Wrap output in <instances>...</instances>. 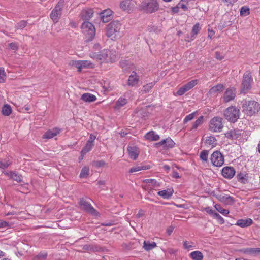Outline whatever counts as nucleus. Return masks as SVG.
I'll use <instances>...</instances> for the list:
<instances>
[{
	"mask_svg": "<svg viewBox=\"0 0 260 260\" xmlns=\"http://www.w3.org/2000/svg\"><path fill=\"white\" fill-rule=\"evenodd\" d=\"M105 165V162L103 160H99L95 162V165L98 167H102Z\"/></svg>",
	"mask_w": 260,
	"mask_h": 260,
	"instance_id": "63",
	"label": "nucleus"
},
{
	"mask_svg": "<svg viewBox=\"0 0 260 260\" xmlns=\"http://www.w3.org/2000/svg\"><path fill=\"white\" fill-rule=\"evenodd\" d=\"M236 171L232 167H224L221 170L222 176L228 179H231L235 175Z\"/></svg>",
	"mask_w": 260,
	"mask_h": 260,
	"instance_id": "16",
	"label": "nucleus"
},
{
	"mask_svg": "<svg viewBox=\"0 0 260 260\" xmlns=\"http://www.w3.org/2000/svg\"><path fill=\"white\" fill-rule=\"evenodd\" d=\"M252 220L250 218L246 219H239L237 221L236 225L242 227H247L251 225L252 224Z\"/></svg>",
	"mask_w": 260,
	"mask_h": 260,
	"instance_id": "29",
	"label": "nucleus"
},
{
	"mask_svg": "<svg viewBox=\"0 0 260 260\" xmlns=\"http://www.w3.org/2000/svg\"><path fill=\"white\" fill-rule=\"evenodd\" d=\"M97 184L99 187L102 189H105L104 187L105 186V181L104 180H100L98 182Z\"/></svg>",
	"mask_w": 260,
	"mask_h": 260,
	"instance_id": "61",
	"label": "nucleus"
},
{
	"mask_svg": "<svg viewBox=\"0 0 260 260\" xmlns=\"http://www.w3.org/2000/svg\"><path fill=\"white\" fill-rule=\"evenodd\" d=\"M71 64L72 66L76 67L78 69V71L80 72L81 71V70L82 69V60H74V61L73 60L72 61Z\"/></svg>",
	"mask_w": 260,
	"mask_h": 260,
	"instance_id": "47",
	"label": "nucleus"
},
{
	"mask_svg": "<svg viewBox=\"0 0 260 260\" xmlns=\"http://www.w3.org/2000/svg\"><path fill=\"white\" fill-rule=\"evenodd\" d=\"M94 146V144H92L90 143V142H87L85 146L83 147L81 151V154L83 155L85 154L86 153L90 151L92 149Z\"/></svg>",
	"mask_w": 260,
	"mask_h": 260,
	"instance_id": "38",
	"label": "nucleus"
},
{
	"mask_svg": "<svg viewBox=\"0 0 260 260\" xmlns=\"http://www.w3.org/2000/svg\"><path fill=\"white\" fill-rule=\"evenodd\" d=\"M174 193V190L172 188H168L166 190L159 191L157 192V194L161 196L165 199H170Z\"/></svg>",
	"mask_w": 260,
	"mask_h": 260,
	"instance_id": "24",
	"label": "nucleus"
},
{
	"mask_svg": "<svg viewBox=\"0 0 260 260\" xmlns=\"http://www.w3.org/2000/svg\"><path fill=\"white\" fill-rule=\"evenodd\" d=\"M60 131V129L58 128H54L52 129H49L43 135V138L51 139L59 134Z\"/></svg>",
	"mask_w": 260,
	"mask_h": 260,
	"instance_id": "20",
	"label": "nucleus"
},
{
	"mask_svg": "<svg viewBox=\"0 0 260 260\" xmlns=\"http://www.w3.org/2000/svg\"><path fill=\"white\" fill-rule=\"evenodd\" d=\"M110 54L111 51L109 50L103 49L99 52L91 51L89 56L94 59L108 62L111 60Z\"/></svg>",
	"mask_w": 260,
	"mask_h": 260,
	"instance_id": "6",
	"label": "nucleus"
},
{
	"mask_svg": "<svg viewBox=\"0 0 260 260\" xmlns=\"http://www.w3.org/2000/svg\"><path fill=\"white\" fill-rule=\"evenodd\" d=\"M144 137L146 140L151 141H157L160 138L159 136L153 131L146 133Z\"/></svg>",
	"mask_w": 260,
	"mask_h": 260,
	"instance_id": "27",
	"label": "nucleus"
},
{
	"mask_svg": "<svg viewBox=\"0 0 260 260\" xmlns=\"http://www.w3.org/2000/svg\"><path fill=\"white\" fill-rule=\"evenodd\" d=\"M89 174V168L88 167H84L80 174V178H86Z\"/></svg>",
	"mask_w": 260,
	"mask_h": 260,
	"instance_id": "45",
	"label": "nucleus"
},
{
	"mask_svg": "<svg viewBox=\"0 0 260 260\" xmlns=\"http://www.w3.org/2000/svg\"><path fill=\"white\" fill-rule=\"evenodd\" d=\"M140 8L147 13H152L158 10L159 4L157 0H143Z\"/></svg>",
	"mask_w": 260,
	"mask_h": 260,
	"instance_id": "4",
	"label": "nucleus"
},
{
	"mask_svg": "<svg viewBox=\"0 0 260 260\" xmlns=\"http://www.w3.org/2000/svg\"><path fill=\"white\" fill-rule=\"evenodd\" d=\"M63 5L64 0H60L51 11L50 16L54 23L57 22L60 19L61 16Z\"/></svg>",
	"mask_w": 260,
	"mask_h": 260,
	"instance_id": "9",
	"label": "nucleus"
},
{
	"mask_svg": "<svg viewBox=\"0 0 260 260\" xmlns=\"http://www.w3.org/2000/svg\"><path fill=\"white\" fill-rule=\"evenodd\" d=\"M143 244V248L146 251H150L157 246L156 243L154 242H150V241H144Z\"/></svg>",
	"mask_w": 260,
	"mask_h": 260,
	"instance_id": "31",
	"label": "nucleus"
},
{
	"mask_svg": "<svg viewBox=\"0 0 260 260\" xmlns=\"http://www.w3.org/2000/svg\"><path fill=\"white\" fill-rule=\"evenodd\" d=\"M201 30V27L199 23L196 24L192 27L191 34L192 36L197 35Z\"/></svg>",
	"mask_w": 260,
	"mask_h": 260,
	"instance_id": "49",
	"label": "nucleus"
},
{
	"mask_svg": "<svg viewBox=\"0 0 260 260\" xmlns=\"http://www.w3.org/2000/svg\"><path fill=\"white\" fill-rule=\"evenodd\" d=\"M18 44L16 42L11 43L9 44V48L14 51L18 50Z\"/></svg>",
	"mask_w": 260,
	"mask_h": 260,
	"instance_id": "56",
	"label": "nucleus"
},
{
	"mask_svg": "<svg viewBox=\"0 0 260 260\" xmlns=\"http://www.w3.org/2000/svg\"><path fill=\"white\" fill-rule=\"evenodd\" d=\"M242 108L245 114L252 116L259 111L260 105L255 101H245L242 105Z\"/></svg>",
	"mask_w": 260,
	"mask_h": 260,
	"instance_id": "1",
	"label": "nucleus"
},
{
	"mask_svg": "<svg viewBox=\"0 0 260 260\" xmlns=\"http://www.w3.org/2000/svg\"><path fill=\"white\" fill-rule=\"evenodd\" d=\"M210 160L213 166L217 167H221L224 162L223 154L219 151H215L211 154Z\"/></svg>",
	"mask_w": 260,
	"mask_h": 260,
	"instance_id": "10",
	"label": "nucleus"
},
{
	"mask_svg": "<svg viewBox=\"0 0 260 260\" xmlns=\"http://www.w3.org/2000/svg\"><path fill=\"white\" fill-rule=\"evenodd\" d=\"M205 146L206 147H211L213 148L217 145V140L214 136H207L203 138Z\"/></svg>",
	"mask_w": 260,
	"mask_h": 260,
	"instance_id": "17",
	"label": "nucleus"
},
{
	"mask_svg": "<svg viewBox=\"0 0 260 260\" xmlns=\"http://www.w3.org/2000/svg\"><path fill=\"white\" fill-rule=\"evenodd\" d=\"M147 184L148 188H151L152 187H158L160 186L159 183L155 179H147L144 181Z\"/></svg>",
	"mask_w": 260,
	"mask_h": 260,
	"instance_id": "30",
	"label": "nucleus"
},
{
	"mask_svg": "<svg viewBox=\"0 0 260 260\" xmlns=\"http://www.w3.org/2000/svg\"><path fill=\"white\" fill-rule=\"evenodd\" d=\"M250 13L249 8L246 6L241 7L240 9V15L242 16H247Z\"/></svg>",
	"mask_w": 260,
	"mask_h": 260,
	"instance_id": "50",
	"label": "nucleus"
},
{
	"mask_svg": "<svg viewBox=\"0 0 260 260\" xmlns=\"http://www.w3.org/2000/svg\"><path fill=\"white\" fill-rule=\"evenodd\" d=\"M96 139V136L93 134H90L89 136V138L88 140L87 141L88 142H90V143L94 144V142L95 139Z\"/></svg>",
	"mask_w": 260,
	"mask_h": 260,
	"instance_id": "60",
	"label": "nucleus"
},
{
	"mask_svg": "<svg viewBox=\"0 0 260 260\" xmlns=\"http://www.w3.org/2000/svg\"><path fill=\"white\" fill-rule=\"evenodd\" d=\"M121 28V24L118 21H113L108 24L106 27V35L112 39H115Z\"/></svg>",
	"mask_w": 260,
	"mask_h": 260,
	"instance_id": "3",
	"label": "nucleus"
},
{
	"mask_svg": "<svg viewBox=\"0 0 260 260\" xmlns=\"http://www.w3.org/2000/svg\"><path fill=\"white\" fill-rule=\"evenodd\" d=\"M100 49H101L100 45L99 43H95L93 45L92 48L90 50L89 53H90L91 51H93V52H96V51H99L100 50Z\"/></svg>",
	"mask_w": 260,
	"mask_h": 260,
	"instance_id": "57",
	"label": "nucleus"
},
{
	"mask_svg": "<svg viewBox=\"0 0 260 260\" xmlns=\"http://www.w3.org/2000/svg\"><path fill=\"white\" fill-rule=\"evenodd\" d=\"M3 173L8 176L10 179H12L18 182L22 181V176L13 171H4Z\"/></svg>",
	"mask_w": 260,
	"mask_h": 260,
	"instance_id": "22",
	"label": "nucleus"
},
{
	"mask_svg": "<svg viewBox=\"0 0 260 260\" xmlns=\"http://www.w3.org/2000/svg\"><path fill=\"white\" fill-rule=\"evenodd\" d=\"M127 151L131 158L134 160H136L139 154L138 147L135 146H128L127 147Z\"/></svg>",
	"mask_w": 260,
	"mask_h": 260,
	"instance_id": "19",
	"label": "nucleus"
},
{
	"mask_svg": "<svg viewBox=\"0 0 260 260\" xmlns=\"http://www.w3.org/2000/svg\"><path fill=\"white\" fill-rule=\"evenodd\" d=\"M222 118L214 117L210 121L209 129L212 132H220L223 128Z\"/></svg>",
	"mask_w": 260,
	"mask_h": 260,
	"instance_id": "11",
	"label": "nucleus"
},
{
	"mask_svg": "<svg viewBox=\"0 0 260 260\" xmlns=\"http://www.w3.org/2000/svg\"><path fill=\"white\" fill-rule=\"evenodd\" d=\"M252 81L253 79L250 73L246 72L243 76L241 92L247 93L251 88Z\"/></svg>",
	"mask_w": 260,
	"mask_h": 260,
	"instance_id": "7",
	"label": "nucleus"
},
{
	"mask_svg": "<svg viewBox=\"0 0 260 260\" xmlns=\"http://www.w3.org/2000/svg\"><path fill=\"white\" fill-rule=\"evenodd\" d=\"M214 218L216 219L220 224H223L224 222V219L217 213L214 214Z\"/></svg>",
	"mask_w": 260,
	"mask_h": 260,
	"instance_id": "53",
	"label": "nucleus"
},
{
	"mask_svg": "<svg viewBox=\"0 0 260 260\" xmlns=\"http://www.w3.org/2000/svg\"><path fill=\"white\" fill-rule=\"evenodd\" d=\"M174 145V142L170 138H168L161 140L159 142L155 143V146L157 147L162 146L164 148L168 149L173 148Z\"/></svg>",
	"mask_w": 260,
	"mask_h": 260,
	"instance_id": "18",
	"label": "nucleus"
},
{
	"mask_svg": "<svg viewBox=\"0 0 260 260\" xmlns=\"http://www.w3.org/2000/svg\"><path fill=\"white\" fill-rule=\"evenodd\" d=\"M236 94L235 88L234 87H229L227 88L223 96V102L225 103L229 102L233 100Z\"/></svg>",
	"mask_w": 260,
	"mask_h": 260,
	"instance_id": "15",
	"label": "nucleus"
},
{
	"mask_svg": "<svg viewBox=\"0 0 260 260\" xmlns=\"http://www.w3.org/2000/svg\"><path fill=\"white\" fill-rule=\"evenodd\" d=\"M245 253H248L253 255H256L260 254V248H248L244 250Z\"/></svg>",
	"mask_w": 260,
	"mask_h": 260,
	"instance_id": "34",
	"label": "nucleus"
},
{
	"mask_svg": "<svg viewBox=\"0 0 260 260\" xmlns=\"http://www.w3.org/2000/svg\"><path fill=\"white\" fill-rule=\"evenodd\" d=\"M205 210L207 213H209L210 215H212L213 217H214V214L216 213L209 207H206Z\"/></svg>",
	"mask_w": 260,
	"mask_h": 260,
	"instance_id": "59",
	"label": "nucleus"
},
{
	"mask_svg": "<svg viewBox=\"0 0 260 260\" xmlns=\"http://www.w3.org/2000/svg\"><path fill=\"white\" fill-rule=\"evenodd\" d=\"M189 255L193 260H202L203 258L202 253L199 251H193L190 253Z\"/></svg>",
	"mask_w": 260,
	"mask_h": 260,
	"instance_id": "32",
	"label": "nucleus"
},
{
	"mask_svg": "<svg viewBox=\"0 0 260 260\" xmlns=\"http://www.w3.org/2000/svg\"><path fill=\"white\" fill-rule=\"evenodd\" d=\"M6 80V74L4 68H0V83H4Z\"/></svg>",
	"mask_w": 260,
	"mask_h": 260,
	"instance_id": "48",
	"label": "nucleus"
},
{
	"mask_svg": "<svg viewBox=\"0 0 260 260\" xmlns=\"http://www.w3.org/2000/svg\"><path fill=\"white\" fill-rule=\"evenodd\" d=\"M183 247L185 249H187L188 250H190L194 248V246L190 244V243L188 242L187 241H184L183 242Z\"/></svg>",
	"mask_w": 260,
	"mask_h": 260,
	"instance_id": "54",
	"label": "nucleus"
},
{
	"mask_svg": "<svg viewBox=\"0 0 260 260\" xmlns=\"http://www.w3.org/2000/svg\"><path fill=\"white\" fill-rule=\"evenodd\" d=\"M27 25V22L24 20L21 21L15 26V28L16 29H22L24 27H25Z\"/></svg>",
	"mask_w": 260,
	"mask_h": 260,
	"instance_id": "51",
	"label": "nucleus"
},
{
	"mask_svg": "<svg viewBox=\"0 0 260 260\" xmlns=\"http://www.w3.org/2000/svg\"><path fill=\"white\" fill-rule=\"evenodd\" d=\"M81 99L85 102L90 103L96 101V97L91 93H85L82 95Z\"/></svg>",
	"mask_w": 260,
	"mask_h": 260,
	"instance_id": "28",
	"label": "nucleus"
},
{
	"mask_svg": "<svg viewBox=\"0 0 260 260\" xmlns=\"http://www.w3.org/2000/svg\"><path fill=\"white\" fill-rule=\"evenodd\" d=\"M217 199L220 202L227 204L232 205L234 203L233 198L229 195L225 194H220L217 196Z\"/></svg>",
	"mask_w": 260,
	"mask_h": 260,
	"instance_id": "21",
	"label": "nucleus"
},
{
	"mask_svg": "<svg viewBox=\"0 0 260 260\" xmlns=\"http://www.w3.org/2000/svg\"><path fill=\"white\" fill-rule=\"evenodd\" d=\"M2 113L4 116H9L12 113V108L8 104H5L2 107Z\"/></svg>",
	"mask_w": 260,
	"mask_h": 260,
	"instance_id": "37",
	"label": "nucleus"
},
{
	"mask_svg": "<svg viewBox=\"0 0 260 260\" xmlns=\"http://www.w3.org/2000/svg\"><path fill=\"white\" fill-rule=\"evenodd\" d=\"M155 84V82L147 83L142 87L141 92L142 93H148Z\"/></svg>",
	"mask_w": 260,
	"mask_h": 260,
	"instance_id": "33",
	"label": "nucleus"
},
{
	"mask_svg": "<svg viewBox=\"0 0 260 260\" xmlns=\"http://www.w3.org/2000/svg\"><path fill=\"white\" fill-rule=\"evenodd\" d=\"M81 29L82 32L86 36V41L92 40L95 34V29L94 25L88 21H85L82 24Z\"/></svg>",
	"mask_w": 260,
	"mask_h": 260,
	"instance_id": "5",
	"label": "nucleus"
},
{
	"mask_svg": "<svg viewBox=\"0 0 260 260\" xmlns=\"http://www.w3.org/2000/svg\"><path fill=\"white\" fill-rule=\"evenodd\" d=\"M198 83L197 80H193L183 85L186 91L192 88Z\"/></svg>",
	"mask_w": 260,
	"mask_h": 260,
	"instance_id": "41",
	"label": "nucleus"
},
{
	"mask_svg": "<svg viewBox=\"0 0 260 260\" xmlns=\"http://www.w3.org/2000/svg\"><path fill=\"white\" fill-rule=\"evenodd\" d=\"M82 68H93L94 64L92 63L90 61L88 60H82Z\"/></svg>",
	"mask_w": 260,
	"mask_h": 260,
	"instance_id": "46",
	"label": "nucleus"
},
{
	"mask_svg": "<svg viewBox=\"0 0 260 260\" xmlns=\"http://www.w3.org/2000/svg\"><path fill=\"white\" fill-rule=\"evenodd\" d=\"M224 86L221 84H218L216 86L212 87L209 91V93L211 95H216L218 93L223 91Z\"/></svg>",
	"mask_w": 260,
	"mask_h": 260,
	"instance_id": "26",
	"label": "nucleus"
},
{
	"mask_svg": "<svg viewBox=\"0 0 260 260\" xmlns=\"http://www.w3.org/2000/svg\"><path fill=\"white\" fill-rule=\"evenodd\" d=\"M136 5V3L133 0H123L120 3L119 7L123 11L128 13L132 11Z\"/></svg>",
	"mask_w": 260,
	"mask_h": 260,
	"instance_id": "13",
	"label": "nucleus"
},
{
	"mask_svg": "<svg viewBox=\"0 0 260 260\" xmlns=\"http://www.w3.org/2000/svg\"><path fill=\"white\" fill-rule=\"evenodd\" d=\"M225 137L228 139H238L241 141L247 140V135L243 130L234 129L230 130L225 134Z\"/></svg>",
	"mask_w": 260,
	"mask_h": 260,
	"instance_id": "8",
	"label": "nucleus"
},
{
	"mask_svg": "<svg viewBox=\"0 0 260 260\" xmlns=\"http://www.w3.org/2000/svg\"><path fill=\"white\" fill-rule=\"evenodd\" d=\"M149 168V167L146 166H136L131 168L129 170V172L134 173L141 170H147Z\"/></svg>",
	"mask_w": 260,
	"mask_h": 260,
	"instance_id": "39",
	"label": "nucleus"
},
{
	"mask_svg": "<svg viewBox=\"0 0 260 260\" xmlns=\"http://www.w3.org/2000/svg\"><path fill=\"white\" fill-rule=\"evenodd\" d=\"M237 180L239 182L243 184H246L248 182V176L244 173H239L237 176Z\"/></svg>",
	"mask_w": 260,
	"mask_h": 260,
	"instance_id": "36",
	"label": "nucleus"
},
{
	"mask_svg": "<svg viewBox=\"0 0 260 260\" xmlns=\"http://www.w3.org/2000/svg\"><path fill=\"white\" fill-rule=\"evenodd\" d=\"M127 102V100L125 98H120L116 102L115 108H119L124 106Z\"/></svg>",
	"mask_w": 260,
	"mask_h": 260,
	"instance_id": "42",
	"label": "nucleus"
},
{
	"mask_svg": "<svg viewBox=\"0 0 260 260\" xmlns=\"http://www.w3.org/2000/svg\"><path fill=\"white\" fill-rule=\"evenodd\" d=\"M203 116H200L192 124L191 130L197 129L203 123Z\"/></svg>",
	"mask_w": 260,
	"mask_h": 260,
	"instance_id": "40",
	"label": "nucleus"
},
{
	"mask_svg": "<svg viewBox=\"0 0 260 260\" xmlns=\"http://www.w3.org/2000/svg\"><path fill=\"white\" fill-rule=\"evenodd\" d=\"M196 114V112H193V113L189 114L187 115V116H186V117L184 119V121H183L184 123H186V122H188L189 121H190L192 119H193V118L195 117Z\"/></svg>",
	"mask_w": 260,
	"mask_h": 260,
	"instance_id": "52",
	"label": "nucleus"
},
{
	"mask_svg": "<svg viewBox=\"0 0 260 260\" xmlns=\"http://www.w3.org/2000/svg\"><path fill=\"white\" fill-rule=\"evenodd\" d=\"M215 209L221 214L223 215H226L229 213V211L228 210H226L223 209L220 205L216 204L214 206Z\"/></svg>",
	"mask_w": 260,
	"mask_h": 260,
	"instance_id": "44",
	"label": "nucleus"
},
{
	"mask_svg": "<svg viewBox=\"0 0 260 260\" xmlns=\"http://www.w3.org/2000/svg\"><path fill=\"white\" fill-rule=\"evenodd\" d=\"M140 82V76L136 72L133 71L128 78L126 85L131 87H137L139 86Z\"/></svg>",
	"mask_w": 260,
	"mask_h": 260,
	"instance_id": "12",
	"label": "nucleus"
},
{
	"mask_svg": "<svg viewBox=\"0 0 260 260\" xmlns=\"http://www.w3.org/2000/svg\"><path fill=\"white\" fill-rule=\"evenodd\" d=\"M112 11L110 9H106L100 14L102 21L104 23L108 22L111 18Z\"/></svg>",
	"mask_w": 260,
	"mask_h": 260,
	"instance_id": "23",
	"label": "nucleus"
},
{
	"mask_svg": "<svg viewBox=\"0 0 260 260\" xmlns=\"http://www.w3.org/2000/svg\"><path fill=\"white\" fill-rule=\"evenodd\" d=\"M186 92H187L184 88V87L183 86L179 88V89L177 91L176 93L174 94L175 95H179L181 96L183 95Z\"/></svg>",
	"mask_w": 260,
	"mask_h": 260,
	"instance_id": "55",
	"label": "nucleus"
},
{
	"mask_svg": "<svg viewBox=\"0 0 260 260\" xmlns=\"http://www.w3.org/2000/svg\"><path fill=\"white\" fill-rule=\"evenodd\" d=\"M209 152V151L207 150H203L200 152V158L203 162L207 163L208 162Z\"/></svg>",
	"mask_w": 260,
	"mask_h": 260,
	"instance_id": "35",
	"label": "nucleus"
},
{
	"mask_svg": "<svg viewBox=\"0 0 260 260\" xmlns=\"http://www.w3.org/2000/svg\"><path fill=\"white\" fill-rule=\"evenodd\" d=\"M208 38L211 39L212 36L214 35L215 32L213 29H210L209 28H208Z\"/></svg>",
	"mask_w": 260,
	"mask_h": 260,
	"instance_id": "64",
	"label": "nucleus"
},
{
	"mask_svg": "<svg viewBox=\"0 0 260 260\" xmlns=\"http://www.w3.org/2000/svg\"><path fill=\"white\" fill-rule=\"evenodd\" d=\"M223 114L228 121L235 123L239 118L240 110L236 106H231L224 110Z\"/></svg>",
	"mask_w": 260,
	"mask_h": 260,
	"instance_id": "2",
	"label": "nucleus"
},
{
	"mask_svg": "<svg viewBox=\"0 0 260 260\" xmlns=\"http://www.w3.org/2000/svg\"><path fill=\"white\" fill-rule=\"evenodd\" d=\"M47 256V253L40 252V253L38 254V255H37V257L38 258H39L40 259H44L46 258Z\"/></svg>",
	"mask_w": 260,
	"mask_h": 260,
	"instance_id": "58",
	"label": "nucleus"
},
{
	"mask_svg": "<svg viewBox=\"0 0 260 260\" xmlns=\"http://www.w3.org/2000/svg\"><path fill=\"white\" fill-rule=\"evenodd\" d=\"M93 11L92 9H85L82 11L81 13V17L83 19L89 20L93 16Z\"/></svg>",
	"mask_w": 260,
	"mask_h": 260,
	"instance_id": "25",
	"label": "nucleus"
},
{
	"mask_svg": "<svg viewBox=\"0 0 260 260\" xmlns=\"http://www.w3.org/2000/svg\"><path fill=\"white\" fill-rule=\"evenodd\" d=\"M9 226V224L7 222L3 220H0V229L6 228Z\"/></svg>",
	"mask_w": 260,
	"mask_h": 260,
	"instance_id": "62",
	"label": "nucleus"
},
{
	"mask_svg": "<svg viewBox=\"0 0 260 260\" xmlns=\"http://www.w3.org/2000/svg\"><path fill=\"white\" fill-rule=\"evenodd\" d=\"M11 164V161L8 158H5L0 161V168L5 169Z\"/></svg>",
	"mask_w": 260,
	"mask_h": 260,
	"instance_id": "43",
	"label": "nucleus"
},
{
	"mask_svg": "<svg viewBox=\"0 0 260 260\" xmlns=\"http://www.w3.org/2000/svg\"><path fill=\"white\" fill-rule=\"evenodd\" d=\"M79 203L82 208L87 212L94 216H97L98 215V212L94 209L92 205L84 199H81Z\"/></svg>",
	"mask_w": 260,
	"mask_h": 260,
	"instance_id": "14",
	"label": "nucleus"
}]
</instances>
